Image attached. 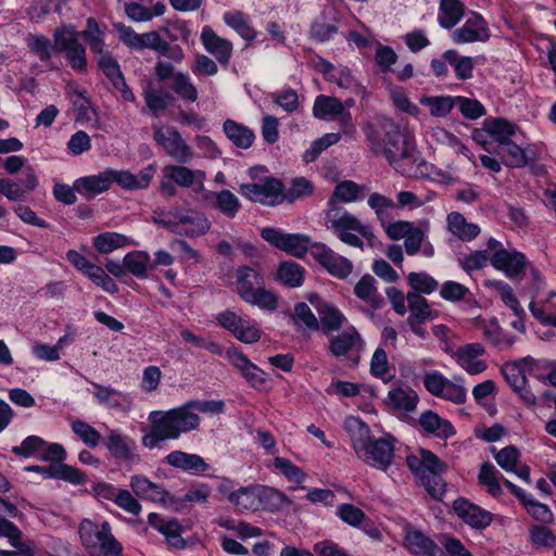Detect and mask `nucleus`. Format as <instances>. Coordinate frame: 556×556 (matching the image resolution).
<instances>
[{"mask_svg":"<svg viewBox=\"0 0 556 556\" xmlns=\"http://www.w3.org/2000/svg\"><path fill=\"white\" fill-rule=\"evenodd\" d=\"M150 430L144 433L141 443L144 447L153 450L160 447L167 440H176L182 433L195 430L200 425V417L188 402L168 410H153L149 414Z\"/></svg>","mask_w":556,"mask_h":556,"instance_id":"f257e3e1","label":"nucleus"},{"mask_svg":"<svg viewBox=\"0 0 556 556\" xmlns=\"http://www.w3.org/2000/svg\"><path fill=\"white\" fill-rule=\"evenodd\" d=\"M406 465L419 478L431 498L442 501L446 492V482L442 478L446 464L431 451L420 448L416 454L406 457Z\"/></svg>","mask_w":556,"mask_h":556,"instance_id":"f03ea898","label":"nucleus"},{"mask_svg":"<svg viewBox=\"0 0 556 556\" xmlns=\"http://www.w3.org/2000/svg\"><path fill=\"white\" fill-rule=\"evenodd\" d=\"M83 546L92 556H123V546L112 533L108 521L96 523L84 519L78 527Z\"/></svg>","mask_w":556,"mask_h":556,"instance_id":"7ed1b4c3","label":"nucleus"},{"mask_svg":"<svg viewBox=\"0 0 556 556\" xmlns=\"http://www.w3.org/2000/svg\"><path fill=\"white\" fill-rule=\"evenodd\" d=\"M53 50L64 52L75 71H86V49L78 41V33L74 26L63 25L55 28L53 33Z\"/></svg>","mask_w":556,"mask_h":556,"instance_id":"20e7f679","label":"nucleus"},{"mask_svg":"<svg viewBox=\"0 0 556 556\" xmlns=\"http://www.w3.org/2000/svg\"><path fill=\"white\" fill-rule=\"evenodd\" d=\"M153 139L176 163L190 162L194 153L177 129L170 126L153 127Z\"/></svg>","mask_w":556,"mask_h":556,"instance_id":"39448f33","label":"nucleus"},{"mask_svg":"<svg viewBox=\"0 0 556 556\" xmlns=\"http://www.w3.org/2000/svg\"><path fill=\"white\" fill-rule=\"evenodd\" d=\"M379 154H382L389 164L400 173H406L418 159L415 141L406 132Z\"/></svg>","mask_w":556,"mask_h":556,"instance_id":"423d86ee","label":"nucleus"},{"mask_svg":"<svg viewBox=\"0 0 556 556\" xmlns=\"http://www.w3.org/2000/svg\"><path fill=\"white\" fill-rule=\"evenodd\" d=\"M404 134L400 125L387 116L377 117L376 125L368 126L366 129L370 150L375 154H379L395 140H400Z\"/></svg>","mask_w":556,"mask_h":556,"instance_id":"0eeeda50","label":"nucleus"},{"mask_svg":"<svg viewBox=\"0 0 556 556\" xmlns=\"http://www.w3.org/2000/svg\"><path fill=\"white\" fill-rule=\"evenodd\" d=\"M394 442L391 435L371 439L367 446L357 456L359 459L380 470H387L394 459Z\"/></svg>","mask_w":556,"mask_h":556,"instance_id":"6e6552de","label":"nucleus"},{"mask_svg":"<svg viewBox=\"0 0 556 556\" xmlns=\"http://www.w3.org/2000/svg\"><path fill=\"white\" fill-rule=\"evenodd\" d=\"M326 224L328 228L336 231L338 230H353L358 232L365 238L372 237L371 231L365 225L346 210H344L336 198H330L328 201V210L326 211Z\"/></svg>","mask_w":556,"mask_h":556,"instance_id":"1a4fd4ad","label":"nucleus"},{"mask_svg":"<svg viewBox=\"0 0 556 556\" xmlns=\"http://www.w3.org/2000/svg\"><path fill=\"white\" fill-rule=\"evenodd\" d=\"M364 340L354 327H348L338 334L329 339L328 351L334 357L351 356L356 354L353 363L356 365L359 361V352L364 349Z\"/></svg>","mask_w":556,"mask_h":556,"instance_id":"9d476101","label":"nucleus"},{"mask_svg":"<svg viewBox=\"0 0 556 556\" xmlns=\"http://www.w3.org/2000/svg\"><path fill=\"white\" fill-rule=\"evenodd\" d=\"M283 185L279 179L267 177L262 182L241 184L240 192L253 202L273 205L281 194Z\"/></svg>","mask_w":556,"mask_h":556,"instance_id":"9b49d317","label":"nucleus"},{"mask_svg":"<svg viewBox=\"0 0 556 556\" xmlns=\"http://www.w3.org/2000/svg\"><path fill=\"white\" fill-rule=\"evenodd\" d=\"M217 323L230 331L239 341L251 344L260 340L261 331L233 312L226 311L216 316Z\"/></svg>","mask_w":556,"mask_h":556,"instance_id":"f8f14e48","label":"nucleus"},{"mask_svg":"<svg viewBox=\"0 0 556 556\" xmlns=\"http://www.w3.org/2000/svg\"><path fill=\"white\" fill-rule=\"evenodd\" d=\"M311 254L331 275L338 278H345L352 271L351 262L342 256L336 255L333 251L325 244H314Z\"/></svg>","mask_w":556,"mask_h":556,"instance_id":"ddd939ff","label":"nucleus"},{"mask_svg":"<svg viewBox=\"0 0 556 556\" xmlns=\"http://www.w3.org/2000/svg\"><path fill=\"white\" fill-rule=\"evenodd\" d=\"M165 177L169 178L181 188H194L202 190L206 175L203 170L191 169L182 164H169L162 169Z\"/></svg>","mask_w":556,"mask_h":556,"instance_id":"4468645a","label":"nucleus"},{"mask_svg":"<svg viewBox=\"0 0 556 556\" xmlns=\"http://www.w3.org/2000/svg\"><path fill=\"white\" fill-rule=\"evenodd\" d=\"M455 514L468 526L475 529H485L493 520V515L468 502L465 498H458L453 503Z\"/></svg>","mask_w":556,"mask_h":556,"instance_id":"2eb2a0df","label":"nucleus"},{"mask_svg":"<svg viewBox=\"0 0 556 556\" xmlns=\"http://www.w3.org/2000/svg\"><path fill=\"white\" fill-rule=\"evenodd\" d=\"M502 374L507 383L529 405H535L536 397L534 393L527 387V378L520 362H510L503 366Z\"/></svg>","mask_w":556,"mask_h":556,"instance_id":"dca6fc26","label":"nucleus"},{"mask_svg":"<svg viewBox=\"0 0 556 556\" xmlns=\"http://www.w3.org/2000/svg\"><path fill=\"white\" fill-rule=\"evenodd\" d=\"M484 348L480 343H469L459 346L453 354L456 363L469 375H478L486 369V363L477 357L483 355Z\"/></svg>","mask_w":556,"mask_h":556,"instance_id":"f3484780","label":"nucleus"},{"mask_svg":"<svg viewBox=\"0 0 556 556\" xmlns=\"http://www.w3.org/2000/svg\"><path fill=\"white\" fill-rule=\"evenodd\" d=\"M25 470L38 472L45 479H59L77 485L86 482V476L83 471L66 464L34 465L27 466Z\"/></svg>","mask_w":556,"mask_h":556,"instance_id":"a211bd4d","label":"nucleus"},{"mask_svg":"<svg viewBox=\"0 0 556 556\" xmlns=\"http://www.w3.org/2000/svg\"><path fill=\"white\" fill-rule=\"evenodd\" d=\"M489 37L488 24L479 14H472L462 27L453 33V40L456 43L485 41Z\"/></svg>","mask_w":556,"mask_h":556,"instance_id":"6ab92c4d","label":"nucleus"},{"mask_svg":"<svg viewBox=\"0 0 556 556\" xmlns=\"http://www.w3.org/2000/svg\"><path fill=\"white\" fill-rule=\"evenodd\" d=\"M155 174V166L149 165L139 174L134 175L129 170H115L110 168L111 184L116 182L126 190H140L149 187Z\"/></svg>","mask_w":556,"mask_h":556,"instance_id":"aec40b11","label":"nucleus"},{"mask_svg":"<svg viewBox=\"0 0 556 556\" xmlns=\"http://www.w3.org/2000/svg\"><path fill=\"white\" fill-rule=\"evenodd\" d=\"M204 200L208 206L228 218H235L241 208L239 198L228 189L218 192L207 191L204 194Z\"/></svg>","mask_w":556,"mask_h":556,"instance_id":"412c9836","label":"nucleus"},{"mask_svg":"<svg viewBox=\"0 0 556 556\" xmlns=\"http://www.w3.org/2000/svg\"><path fill=\"white\" fill-rule=\"evenodd\" d=\"M309 302L315 305V308L320 318L323 332L329 334L331 331L338 330L345 321L343 314L334 306L319 299L314 294L309 296Z\"/></svg>","mask_w":556,"mask_h":556,"instance_id":"4be33fe9","label":"nucleus"},{"mask_svg":"<svg viewBox=\"0 0 556 556\" xmlns=\"http://www.w3.org/2000/svg\"><path fill=\"white\" fill-rule=\"evenodd\" d=\"M201 40L205 49L212 53L219 63L227 64L229 62L232 52L230 41L219 37L210 26H205L202 29Z\"/></svg>","mask_w":556,"mask_h":556,"instance_id":"5701e85b","label":"nucleus"},{"mask_svg":"<svg viewBox=\"0 0 556 556\" xmlns=\"http://www.w3.org/2000/svg\"><path fill=\"white\" fill-rule=\"evenodd\" d=\"M130 488L137 496L143 500L159 502L162 504H167V500H170V496L166 490H164L161 485L153 483L144 476L138 475L131 477Z\"/></svg>","mask_w":556,"mask_h":556,"instance_id":"b1692460","label":"nucleus"},{"mask_svg":"<svg viewBox=\"0 0 556 556\" xmlns=\"http://www.w3.org/2000/svg\"><path fill=\"white\" fill-rule=\"evenodd\" d=\"M405 546L416 556L442 555V549L432 539L419 530H409L404 538Z\"/></svg>","mask_w":556,"mask_h":556,"instance_id":"393cba45","label":"nucleus"},{"mask_svg":"<svg viewBox=\"0 0 556 556\" xmlns=\"http://www.w3.org/2000/svg\"><path fill=\"white\" fill-rule=\"evenodd\" d=\"M490 260L495 268L504 270L509 277L518 276L526 264L523 254L505 249L497 250Z\"/></svg>","mask_w":556,"mask_h":556,"instance_id":"a878e982","label":"nucleus"},{"mask_svg":"<svg viewBox=\"0 0 556 556\" xmlns=\"http://www.w3.org/2000/svg\"><path fill=\"white\" fill-rule=\"evenodd\" d=\"M103 443L110 454L118 460L131 462L135 458V442L116 431H110V433L104 438Z\"/></svg>","mask_w":556,"mask_h":556,"instance_id":"bb28decb","label":"nucleus"},{"mask_svg":"<svg viewBox=\"0 0 556 556\" xmlns=\"http://www.w3.org/2000/svg\"><path fill=\"white\" fill-rule=\"evenodd\" d=\"M344 429L349 433L353 448L358 456L372 439L369 427L361 418L350 416L344 421Z\"/></svg>","mask_w":556,"mask_h":556,"instance_id":"cd10ccee","label":"nucleus"},{"mask_svg":"<svg viewBox=\"0 0 556 556\" xmlns=\"http://www.w3.org/2000/svg\"><path fill=\"white\" fill-rule=\"evenodd\" d=\"M175 217L178 219L179 229L182 230V235L188 237H197L204 235L210 229V222L204 214L199 212H191L190 214L175 213Z\"/></svg>","mask_w":556,"mask_h":556,"instance_id":"c85d7f7f","label":"nucleus"},{"mask_svg":"<svg viewBox=\"0 0 556 556\" xmlns=\"http://www.w3.org/2000/svg\"><path fill=\"white\" fill-rule=\"evenodd\" d=\"M168 465L184 471L204 472L208 465L197 454H188L181 451H174L166 456Z\"/></svg>","mask_w":556,"mask_h":556,"instance_id":"c756f323","label":"nucleus"},{"mask_svg":"<svg viewBox=\"0 0 556 556\" xmlns=\"http://www.w3.org/2000/svg\"><path fill=\"white\" fill-rule=\"evenodd\" d=\"M419 424L426 432L433 433L438 438L447 439L455 434L452 424L432 410L424 412L419 417Z\"/></svg>","mask_w":556,"mask_h":556,"instance_id":"7c9ffc66","label":"nucleus"},{"mask_svg":"<svg viewBox=\"0 0 556 556\" xmlns=\"http://www.w3.org/2000/svg\"><path fill=\"white\" fill-rule=\"evenodd\" d=\"M446 223L448 231L463 241H470L480 232L478 225L468 223L458 212L450 213Z\"/></svg>","mask_w":556,"mask_h":556,"instance_id":"2f4dec72","label":"nucleus"},{"mask_svg":"<svg viewBox=\"0 0 556 556\" xmlns=\"http://www.w3.org/2000/svg\"><path fill=\"white\" fill-rule=\"evenodd\" d=\"M264 283L261 275L248 267L242 266L237 270V292L241 296L243 301L247 300L253 294L255 289H257L261 285Z\"/></svg>","mask_w":556,"mask_h":556,"instance_id":"473e14b6","label":"nucleus"},{"mask_svg":"<svg viewBox=\"0 0 556 556\" xmlns=\"http://www.w3.org/2000/svg\"><path fill=\"white\" fill-rule=\"evenodd\" d=\"M223 129L227 138L240 149H249L254 142L255 135L247 126L232 119H226Z\"/></svg>","mask_w":556,"mask_h":556,"instance_id":"72a5a7b5","label":"nucleus"},{"mask_svg":"<svg viewBox=\"0 0 556 556\" xmlns=\"http://www.w3.org/2000/svg\"><path fill=\"white\" fill-rule=\"evenodd\" d=\"M504 484L509 491L516 495L520 502L527 507L528 511L538 520L542 522H548L553 518L551 509L545 505L535 501L529 500L522 489L518 488L509 480H504Z\"/></svg>","mask_w":556,"mask_h":556,"instance_id":"f704fd0d","label":"nucleus"},{"mask_svg":"<svg viewBox=\"0 0 556 556\" xmlns=\"http://www.w3.org/2000/svg\"><path fill=\"white\" fill-rule=\"evenodd\" d=\"M111 186L110 168L99 175L79 178L74 188L79 193L97 194L106 191Z\"/></svg>","mask_w":556,"mask_h":556,"instance_id":"c9c22d12","label":"nucleus"},{"mask_svg":"<svg viewBox=\"0 0 556 556\" xmlns=\"http://www.w3.org/2000/svg\"><path fill=\"white\" fill-rule=\"evenodd\" d=\"M258 486L260 485H249L238 489L233 493H230L229 502L239 510L257 511L260 502Z\"/></svg>","mask_w":556,"mask_h":556,"instance_id":"e433bc0d","label":"nucleus"},{"mask_svg":"<svg viewBox=\"0 0 556 556\" xmlns=\"http://www.w3.org/2000/svg\"><path fill=\"white\" fill-rule=\"evenodd\" d=\"M337 18L327 17V11H324L309 27V37L317 42H325L337 34Z\"/></svg>","mask_w":556,"mask_h":556,"instance_id":"4c0bfd02","label":"nucleus"},{"mask_svg":"<svg viewBox=\"0 0 556 556\" xmlns=\"http://www.w3.org/2000/svg\"><path fill=\"white\" fill-rule=\"evenodd\" d=\"M304 268L293 261L281 262L277 268L276 278L289 288H298L304 280Z\"/></svg>","mask_w":556,"mask_h":556,"instance_id":"58836bf2","label":"nucleus"},{"mask_svg":"<svg viewBox=\"0 0 556 556\" xmlns=\"http://www.w3.org/2000/svg\"><path fill=\"white\" fill-rule=\"evenodd\" d=\"M376 280L370 275L363 276L354 287L355 295L370 304L372 308H379L383 304V299L377 293L375 287Z\"/></svg>","mask_w":556,"mask_h":556,"instance_id":"ea45409f","label":"nucleus"},{"mask_svg":"<svg viewBox=\"0 0 556 556\" xmlns=\"http://www.w3.org/2000/svg\"><path fill=\"white\" fill-rule=\"evenodd\" d=\"M258 510L277 511L290 503L283 493L263 485L258 486Z\"/></svg>","mask_w":556,"mask_h":556,"instance_id":"a19ab883","label":"nucleus"},{"mask_svg":"<svg viewBox=\"0 0 556 556\" xmlns=\"http://www.w3.org/2000/svg\"><path fill=\"white\" fill-rule=\"evenodd\" d=\"M501 479L503 482L506 480L492 464H482L478 475V481L481 485L486 488V492L493 497H498L502 494Z\"/></svg>","mask_w":556,"mask_h":556,"instance_id":"79ce46f5","label":"nucleus"},{"mask_svg":"<svg viewBox=\"0 0 556 556\" xmlns=\"http://www.w3.org/2000/svg\"><path fill=\"white\" fill-rule=\"evenodd\" d=\"M440 10L439 24L446 29L455 26L465 13L464 4L458 0H441Z\"/></svg>","mask_w":556,"mask_h":556,"instance_id":"37998d69","label":"nucleus"},{"mask_svg":"<svg viewBox=\"0 0 556 556\" xmlns=\"http://www.w3.org/2000/svg\"><path fill=\"white\" fill-rule=\"evenodd\" d=\"M344 104L334 97L329 96H317L314 105L313 114L316 118L324 119L327 117H336L342 113Z\"/></svg>","mask_w":556,"mask_h":556,"instance_id":"c03bdc74","label":"nucleus"},{"mask_svg":"<svg viewBox=\"0 0 556 556\" xmlns=\"http://www.w3.org/2000/svg\"><path fill=\"white\" fill-rule=\"evenodd\" d=\"M484 129L497 141L500 144L510 140L509 138L515 134L516 126L503 117L486 118L483 123Z\"/></svg>","mask_w":556,"mask_h":556,"instance_id":"a18cd8bd","label":"nucleus"},{"mask_svg":"<svg viewBox=\"0 0 556 556\" xmlns=\"http://www.w3.org/2000/svg\"><path fill=\"white\" fill-rule=\"evenodd\" d=\"M388 400L390 405L394 409H400L408 413L415 410L418 402V396L416 392L409 388H397L389 392Z\"/></svg>","mask_w":556,"mask_h":556,"instance_id":"49530a36","label":"nucleus"},{"mask_svg":"<svg viewBox=\"0 0 556 556\" xmlns=\"http://www.w3.org/2000/svg\"><path fill=\"white\" fill-rule=\"evenodd\" d=\"M126 271L138 278H146L148 268L151 267V257L147 252L132 251L124 256Z\"/></svg>","mask_w":556,"mask_h":556,"instance_id":"de8ad7c7","label":"nucleus"},{"mask_svg":"<svg viewBox=\"0 0 556 556\" xmlns=\"http://www.w3.org/2000/svg\"><path fill=\"white\" fill-rule=\"evenodd\" d=\"M128 238L117 232H102L93 238V247L101 254H108L127 245Z\"/></svg>","mask_w":556,"mask_h":556,"instance_id":"09e8293b","label":"nucleus"},{"mask_svg":"<svg viewBox=\"0 0 556 556\" xmlns=\"http://www.w3.org/2000/svg\"><path fill=\"white\" fill-rule=\"evenodd\" d=\"M443 59L448 62L460 80L471 77L473 70V61L470 56H459L455 50H446L443 53Z\"/></svg>","mask_w":556,"mask_h":556,"instance_id":"8fccbe9b","label":"nucleus"},{"mask_svg":"<svg viewBox=\"0 0 556 556\" xmlns=\"http://www.w3.org/2000/svg\"><path fill=\"white\" fill-rule=\"evenodd\" d=\"M498 149L507 166L523 167L528 163L525 150L510 140L500 144Z\"/></svg>","mask_w":556,"mask_h":556,"instance_id":"3c124183","label":"nucleus"},{"mask_svg":"<svg viewBox=\"0 0 556 556\" xmlns=\"http://www.w3.org/2000/svg\"><path fill=\"white\" fill-rule=\"evenodd\" d=\"M224 22L248 41L253 40L256 36V31L250 26L244 14L240 11L225 13Z\"/></svg>","mask_w":556,"mask_h":556,"instance_id":"603ef678","label":"nucleus"},{"mask_svg":"<svg viewBox=\"0 0 556 556\" xmlns=\"http://www.w3.org/2000/svg\"><path fill=\"white\" fill-rule=\"evenodd\" d=\"M456 97H425L420 99V104L429 108L430 114L435 117L446 116L455 105Z\"/></svg>","mask_w":556,"mask_h":556,"instance_id":"864d4df0","label":"nucleus"},{"mask_svg":"<svg viewBox=\"0 0 556 556\" xmlns=\"http://www.w3.org/2000/svg\"><path fill=\"white\" fill-rule=\"evenodd\" d=\"M170 88L184 100L194 102L198 99V91L190 78L184 73H176Z\"/></svg>","mask_w":556,"mask_h":556,"instance_id":"5fc2aeb1","label":"nucleus"},{"mask_svg":"<svg viewBox=\"0 0 556 556\" xmlns=\"http://www.w3.org/2000/svg\"><path fill=\"white\" fill-rule=\"evenodd\" d=\"M309 240L299 233H286L280 250L295 256L302 257L306 254Z\"/></svg>","mask_w":556,"mask_h":556,"instance_id":"6e6d98bb","label":"nucleus"},{"mask_svg":"<svg viewBox=\"0 0 556 556\" xmlns=\"http://www.w3.org/2000/svg\"><path fill=\"white\" fill-rule=\"evenodd\" d=\"M160 532L166 538L169 546L178 549L186 546V541L181 538V526L177 519L172 518L162 522Z\"/></svg>","mask_w":556,"mask_h":556,"instance_id":"4d7b16f0","label":"nucleus"},{"mask_svg":"<svg viewBox=\"0 0 556 556\" xmlns=\"http://www.w3.org/2000/svg\"><path fill=\"white\" fill-rule=\"evenodd\" d=\"M368 205L375 211L377 218L382 224L390 217L389 211L396 207L392 199L378 192H374L369 195Z\"/></svg>","mask_w":556,"mask_h":556,"instance_id":"13d9d810","label":"nucleus"},{"mask_svg":"<svg viewBox=\"0 0 556 556\" xmlns=\"http://www.w3.org/2000/svg\"><path fill=\"white\" fill-rule=\"evenodd\" d=\"M408 285L414 289V293H432L439 286L438 281L427 273H410L407 276Z\"/></svg>","mask_w":556,"mask_h":556,"instance_id":"bf43d9fd","label":"nucleus"},{"mask_svg":"<svg viewBox=\"0 0 556 556\" xmlns=\"http://www.w3.org/2000/svg\"><path fill=\"white\" fill-rule=\"evenodd\" d=\"M73 432L88 446L96 447L101 441V434L93 427L81 420L72 422Z\"/></svg>","mask_w":556,"mask_h":556,"instance_id":"052dcab7","label":"nucleus"},{"mask_svg":"<svg viewBox=\"0 0 556 556\" xmlns=\"http://www.w3.org/2000/svg\"><path fill=\"white\" fill-rule=\"evenodd\" d=\"M247 303L257 305L261 308L275 311L277 308L278 299L276 294L261 285L253 294L247 300Z\"/></svg>","mask_w":556,"mask_h":556,"instance_id":"680f3d73","label":"nucleus"},{"mask_svg":"<svg viewBox=\"0 0 556 556\" xmlns=\"http://www.w3.org/2000/svg\"><path fill=\"white\" fill-rule=\"evenodd\" d=\"M361 192V186L352 180H344L334 187V191L330 198H336V202L342 201L351 203L357 200Z\"/></svg>","mask_w":556,"mask_h":556,"instance_id":"e2e57ef3","label":"nucleus"},{"mask_svg":"<svg viewBox=\"0 0 556 556\" xmlns=\"http://www.w3.org/2000/svg\"><path fill=\"white\" fill-rule=\"evenodd\" d=\"M47 442L37 435H29L23 440L21 445L13 446L12 452L21 457H30L38 452L43 451Z\"/></svg>","mask_w":556,"mask_h":556,"instance_id":"0e129e2a","label":"nucleus"},{"mask_svg":"<svg viewBox=\"0 0 556 556\" xmlns=\"http://www.w3.org/2000/svg\"><path fill=\"white\" fill-rule=\"evenodd\" d=\"M408 308L412 312L409 317H415L419 323H424L431 315V309L427 300L418 293L407 294Z\"/></svg>","mask_w":556,"mask_h":556,"instance_id":"69168bd1","label":"nucleus"},{"mask_svg":"<svg viewBox=\"0 0 556 556\" xmlns=\"http://www.w3.org/2000/svg\"><path fill=\"white\" fill-rule=\"evenodd\" d=\"M143 97L147 108L155 117H159V113L167 109L168 101L173 99L169 93L160 94L152 88L146 89Z\"/></svg>","mask_w":556,"mask_h":556,"instance_id":"338daca9","label":"nucleus"},{"mask_svg":"<svg viewBox=\"0 0 556 556\" xmlns=\"http://www.w3.org/2000/svg\"><path fill=\"white\" fill-rule=\"evenodd\" d=\"M530 541L536 547H553L556 545V535L544 526H533L530 529Z\"/></svg>","mask_w":556,"mask_h":556,"instance_id":"774afa93","label":"nucleus"}]
</instances>
